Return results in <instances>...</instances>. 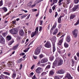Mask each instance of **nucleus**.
Instances as JSON below:
<instances>
[{
    "mask_svg": "<svg viewBox=\"0 0 79 79\" xmlns=\"http://www.w3.org/2000/svg\"><path fill=\"white\" fill-rule=\"evenodd\" d=\"M65 77V78H68V79H73V77H71V75L68 73L66 74Z\"/></svg>",
    "mask_w": 79,
    "mask_h": 79,
    "instance_id": "nucleus-8",
    "label": "nucleus"
},
{
    "mask_svg": "<svg viewBox=\"0 0 79 79\" xmlns=\"http://www.w3.org/2000/svg\"><path fill=\"white\" fill-rule=\"evenodd\" d=\"M55 79H60V78L57 76H56L54 77Z\"/></svg>",
    "mask_w": 79,
    "mask_h": 79,
    "instance_id": "nucleus-40",
    "label": "nucleus"
},
{
    "mask_svg": "<svg viewBox=\"0 0 79 79\" xmlns=\"http://www.w3.org/2000/svg\"><path fill=\"white\" fill-rule=\"evenodd\" d=\"M63 62V60H61V59L59 60L58 62V66H60V65L62 64Z\"/></svg>",
    "mask_w": 79,
    "mask_h": 79,
    "instance_id": "nucleus-16",
    "label": "nucleus"
},
{
    "mask_svg": "<svg viewBox=\"0 0 79 79\" xmlns=\"http://www.w3.org/2000/svg\"><path fill=\"white\" fill-rule=\"evenodd\" d=\"M46 74V72H44L42 73V74L43 75H44V74Z\"/></svg>",
    "mask_w": 79,
    "mask_h": 79,
    "instance_id": "nucleus-60",
    "label": "nucleus"
},
{
    "mask_svg": "<svg viewBox=\"0 0 79 79\" xmlns=\"http://www.w3.org/2000/svg\"><path fill=\"white\" fill-rule=\"evenodd\" d=\"M7 66L9 67H13V66H14V64H11V63H10L9 62V63L7 64Z\"/></svg>",
    "mask_w": 79,
    "mask_h": 79,
    "instance_id": "nucleus-19",
    "label": "nucleus"
},
{
    "mask_svg": "<svg viewBox=\"0 0 79 79\" xmlns=\"http://www.w3.org/2000/svg\"><path fill=\"white\" fill-rule=\"evenodd\" d=\"M0 37L1 38L0 39V43L2 44H5V40L2 35H1Z\"/></svg>",
    "mask_w": 79,
    "mask_h": 79,
    "instance_id": "nucleus-9",
    "label": "nucleus"
},
{
    "mask_svg": "<svg viewBox=\"0 0 79 79\" xmlns=\"http://www.w3.org/2000/svg\"><path fill=\"white\" fill-rule=\"evenodd\" d=\"M22 61V58L19 59L18 60V61L19 63H21V62Z\"/></svg>",
    "mask_w": 79,
    "mask_h": 79,
    "instance_id": "nucleus-42",
    "label": "nucleus"
},
{
    "mask_svg": "<svg viewBox=\"0 0 79 79\" xmlns=\"http://www.w3.org/2000/svg\"><path fill=\"white\" fill-rule=\"evenodd\" d=\"M50 68V65H48L46 68V69H49Z\"/></svg>",
    "mask_w": 79,
    "mask_h": 79,
    "instance_id": "nucleus-37",
    "label": "nucleus"
},
{
    "mask_svg": "<svg viewBox=\"0 0 79 79\" xmlns=\"http://www.w3.org/2000/svg\"><path fill=\"white\" fill-rule=\"evenodd\" d=\"M74 59L75 60H77V57H76V56H75L74 57Z\"/></svg>",
    "mask_w": 79,
    "mask_h": 79,
    "instance_id": "nucleus-63",
    "label": "nucleus"
},
{
    "mask_svg": "<svg viewBox=\"0 0 79 79\" xmlns=\"http://www.w3.org/2000/svg\"><path fill=\"white\" fill-rule=\"evenodd\" d=\"M58 29L56 28L55 29L53 33V35H55L56 34V33L58 32Z\"/></svg>",
    "mask_w": 79,
    "mask_h": 79,
    "instance_id": "nucleus-21",
    "label": "nucleus"
},
{
    "mask_svg": "<svg viewBox=\"0 0 79 79\" xmlns=\"http://www.w3.org/2000/svg\"><path fill=\"white\" fill-rule=\"evenodd\" d=\"M61 25L60 24L59 25V28H60V27H61Z\"/></svg>",
    "mask_w": 79,
    "mask_h": 79,
    "instance_id": "nucleus-61",
    "label": "nucleus"
},
{
    "mask_svg": "<svg viewBox=\"0 0 79 79\" xmlns=\"http://www.w3.org/2000/svg\"><path fill=\"white\" fill-rule=\"evenodd\" d=\"M35 35V34H34V32H33L31 35V37H33Z\"/></svg>",
    "mask_w": 79,
    "mask_h": 79,
    "instance_id": "nucleus-30",
    "label": "nucleus"
},
{
    "mask_svg": "<svg viewBox=\"0 0 79 79\" xmlns=\"http://www.w3.org/2000/svg\"><path fill=\"white\" fill-rule=\"evenodd\" d=\"M52 45L53 46V52H55V43H52Z\"/></svg>",
    "mask_w": 79,
    "mask_h": 79,
    "instance_id": "nucleus-20",
    "label": "nucleus"
},
{
    "mask_svg": "<svg viewBox=\"0 0 79 79\" xmlns=\"http://www.w3.org/2000/svg\"><path fill=\"white\" fill-rule=\"evenodd\" d=\"M40 47H38L35 51L34 54L36 55H39L40 53Z\"/></svg>",
    "mask_w": 79,
    "mask_h": 79,
    "instance_id": "nucleus-4",
    "label": "nucleus"
},
{
    "mask_svg": "<svg viewBox=\"0 0 79 79\" xmlns=\"http://www.w3.org/2000/svg\"><path fill=\"white\" fill-rule=\"evenodd\" d=\"M10 32L11 34H16L18 33V31L16 29L13 28L10 30Z\"/></svg>",
    "mask_w": 79,
    "mask_h": 79,
    "instance_id": "nucleus-5",
    "label": "nucleus"
},
{
    "mask_svg": "<svg viewBox=\"0 0 79 79\" xmlns=\"http://www.w3.org/2000/svg\"><path fill=\"white\" fill-rule=\"evenodd\" d=\"M2 9H3V10H4L5 12H6V11H7V9L5 7H3L2 8Z\"/></svg>",
    "mask_w": 79,
    "mask_h": 79,
    "instance_id": "nucleus-31",
    "label": "nucleus"
},
{
    "mask_svg": "<svg viewBox=\"0 0 79 79\" xmlns=\"http://www.w3.org/2000/svg\"><path fill=\"white\" fill-rule=\"evenodd\" d=\"M52 10L51 9H49V12L50 13H52Z\"/></svg>",
    "mask_w": 79,
    "mask_h": 79,
    "instance_id": "nucleus-57",
    "label": "nucleus"
},
{
    "mask_svg": "<svg viewBox=\"0 0 79 79\" xmlns=\"http://www.w3.org/2000/svg\"><path fill=\"white\" fill-rule=\"evenodd\" d=\"M30 15L31 14H29V15L27 16V19H28L29 18V17H30Z\"/></svg>",
    "mask_w": 79,
    "mask_h": 79,
    "instance_id": "nucleus-53",
    "label": "nucleus"
},
{
    "mask_svg": "<svg viewBox=\"0 0 79 79\" xmlns=\"http://www.w3.org/2000/svg\"><path fill=\"white\" fill-rule=\"evenodd\" d=\"M28 6H31L32 5V2H30L28 4Z\"/></svg>",
    "mask_w": 79,
    "mask_h": 79,
    "instance_id": "nucleus-44",
    "label": "nucleus"
},
{
    "mask_svg": "<svg viewBox=\"0 0 79 79\" xmlns=\"http://www.w3.org/2000/svg\"><path fill=\"white\" fill-rule=\"evenodd\" d=\"M12 24H16V21H12Z\"/></svg>",
    "mask_w": 79,
    "mask_h": 79,
    "instance_id": "nucleus-51",
    "label": "nucleus"
},
{
    "mask_svg": "<svg viewBox=\"0 0 79 79\" xmlns=\"http://www.w3.org/2000/svg\"><path fill=\"white\" fill-rule=\"evenodd\" d=\"M2 35L3 37H6L7 35V33L4 32L2 33Z\"/></svg>",
    "mask_w": 79,
    "mask_h": 79,
    "instance_id": "nucleus-28",
    "label": "nucleus"
},
{
    "mask_svg": "<svg viewBox=\"0 0 79 79\" xmlns=\"http://www.w3.org/2000/svg\"><path fill=\"white\" fill-rule=\"evenodd\" d=\"M75 17V15H71L70 16V19H73V18H74Z\"/></svg>",
    "mask_w": 79,
    "mask_h": 79,
    "instance_id": "nucleus-26",
    "label": "nucleus"
},
{
    "mask_svg": "<svg viewBox=\"0 0 79 79\" xmlns=\"http://www.w3.org/2000/svg\"><path fill=\"white\" fill-rule=\"evenodd\" d=\"M19 34L21 36H23L24 35V31L23 30L21 29L19 31Z\"/></svg>",
    "mask_w": 79,
    "mask_h": 79,
    "instance_id": "nucleus-14",
    "label": "nucleus"
},
{
    "mask_svg": "<svg viewBox=\"0 0 79 79\" xmlns=\"http://www.w3.org/2000/svg\"><path fill=\"white\" fill-rule=\"evenodd\" d=\"M2 77H4V78H6V79H8V76H5L4 75H2Z\"/></svg>",
    "mask_w": 79,
    "mask_h": 79,
    "instance_id": "nucleus-38",
    "label": "nucleus"
},
{
    "mask_svg": "<svg viewBox=\"0 0 79 79\" xmlns=\"http://www.w3.org/2000/svg\"><path fill=\"white\" fill-rule=\"evenodd\" d=\"M56 24L57 23L55 22V23L54 24V25L52 26V28L51 29L50 31H53V29H55V28L56 27Z\"/></svg>",
    "mask_w": 79,
    "mask_h": 79,
    "instance_id": "nucleus-15",
    "label": "nucleus"
},
{
    "mask_svg": "<svg viewBox=\"0 0 79 79\" xmlns=\"http://www.w3.org/2000/svg\"><path fill=\"white\" fill-rule=\"evenodd\" d=\"M0 79H4V77L3 76H0Z\"/></svg>",
    "mask_w": 79,
    "mask_h": 79,
    "instance_id": "nucleus-54",
    "label": "nucleus"
},
{
    "mask_svg": "<svg viewBox=\"0 0 79 79\" xmlns=\"http://www.w3.org/2000/svg\"><path fill=\"white\" fill-rule=\"evenodd\" d=\"M39 29V27H37L35 29V30L36 31H38V29Z\"/></svg>",
    "mask_w": 79,
    "mask_h": 79,
    "instance_id": "nucleus-58",
    "label": "nucleus"
},
{
    "mask_svg": "<svg viewBox=\"0 0 79 79\" xmlns=\"http://www.w3.org/2000/svg\"><path fill=\"white\" fill-rule=\"evenodd\" d=\"M57 74H64V71L63 70V69L59 70L57 71Z\"/></svg>",
    "mask_w": 79,
    "mask_h": 79,
    "instance_id": "nucleus-12",
    "label": "nucleus"
},
{
    "mask_svg": "<svg viewBox=\"0 0 79 79\" xmlns=\"http://www.w3.org/2000/svg\"><path fill=\"white\" fill-rule=\"evenodd\" d=\"M52 39L53 41L55 42V40H56V37L55 36H53L52 38Z\"/></svg>",
    "mask_w": 79,
    "mask_h": 79,
    "instance_id": "nucleus-33",
    "label": "nucleus"
},
{
    "mask_svg": "<svg viewBox=\"0 0 79 79\" xmlns=\"http://www.w3.org/2000/svg\"><path fill=\"white\" fill-rule=\"evenodd\" d=\"M32 79H35V75L33 76V77H32Z\"/></svg>",
    "mask_w": 79,
    "mask_h": 79,
    "instance_id": "nucleus-56",
    "label": "nucleus"
},
{
    "mask_svg": "<svg viewBox=\"0 0 79 79\" xmlns=\"http://www.w3.org/2000/svg\"><path fill=\"white\" fill-rule=\"evenodd\" d=\"M57 16H58V13H57V12H55V18H56V17Z\"/></svg>",
    "mask_w": 79,
    "mask_h": 79,
    "instance_id": "nucleus-43",
    "label": "nucleus"
},
{
    "mask_svg": "<svg viewBox=\"0 0 79 79\" xmlns=\"http://www.w3.org/2000/svg\"><path fill=\"white\" fill-rule=\"evenodd\" d=\"M66 40L68 42H69L71 41V38L69 36H67L66 38Z\"/></svg>",
    "mask_w": 79,
    "mask_h": 79,
    "instance_id": "nucleus-18",
    "label": "nucleus"
},
{
    "mask_svg": "<svg viewBox=\"0 0 79 79\" xmlns=\"http://www.w3.org/2000/svg\"><path fill=\"white\" fill-rule=\"evenodd\" d=\"M48 61V59L47 58H44L43 59L41 60V63H46Z\"/></svg>",
    "mask_w": 79,
    "mask_h": 79,
    "instance_id": "nucleus-10",
    "label": "nucleus"
},
{
    "mask_svg": "<svg viewBox=\"0 0 79 79\" xmlns=\"http://www.w3.org/2000/svg\"><path fill=\"white\" fill-rule=\"evenodd\" d=\"M57 66H58V60L56 59L53 63L52 68L55 69V67Z\"/></svg>",
    "mask_w": 79,
    "mask_h": 79,
    "instance_id": "nucleus-3",
    "label": "nucleus"
},
{
    "mask_svg": "<svg viewBox=\"0 0 79 79\" xmlns=\"http://www.w3.org/2000/svg\"><path fill=\"white\" fill-rule=\"evenodd\" d=\"M72 66H74V60L73 59H72Z\"/></svg>",
    "mask_w": 79,
    "mask_h": 79,
    "instance_id": "nucleus-29",
    "label": "nucleus"
},
{
    "mask_svg": "<svg viewBox=\"0 0 79 79\" xmlns=\"http://www.w3.org/2000/svg\"><path fill=\"white\" fill-rule=\"evenodd\" d=\"M22 67H23V65L22 64H21L20 65V70H21V68H22Z\"/></svg>",
    "mask_w": 79,
    "mask_h": 79,
    "instance_id": "nucleus-49",
    "label": "nucleus"
},
{
    "mask_svg": "<svg viewBox=\"0 0 79 79\" xmlns=\"http://www.w3.org/2000/svg\"><path fill=\"white\" fill-rule=\"evenodd\" d=\"M33 57L34 59H37V56H35L34 55H33Z\"/></svg>",
    "mask_w": 79,
    "mask_h": 79,
    "instance_id": "nucleus-50",
    "label": "nucleus"
},
{
    "mask_svg": "<svg viewBox=\"0 0 79 79\" xmlns=\"http://www.w3.org/2000/svg\"><path fill=\"white\" fill-rule=\"evenodd\" d=\"M72 33L73 34V36L74 37L76 38L77 37V33H78V31L77 29H75L72 31Z\"/></svg>",
    "mask_w": 79,
    "mask_h": 79,
    "instance_id": "nucleus-1",
    "label": "nucleus"
},
{
    "mask_svg": "<svg viewBox=\"0 0 79 79\" xmlns=\"http://www.w3.org/2000/svg\"><path fill=\"white\" fill-rule=\"evenodd\" d=\"M55 8H56V6L55 5L53 7H52V8L53 10H55Z\"/></svg>",
    "mask_w": 79,
    "mask_h": 79,
    "instance_id": "nucleus-45",
    "label": "nucleus"
},
{
    "mask_svg": "<svg viewBox=\"0 0 79 79\" xmlns=\"http://www.w3.org/2000/svg\"><path fill=\"white\" fill-rule=\"evenodd\" d=\"M25 53H23L20 54V55H24Z\"/></svg>",
    "mask_w": 79,
    "mask_h": 79,
    "instance_id": "nucleus-59",
    "label": "nucleus"
},
{
    "mask_svg": "<svg viewBox=\"0 0 79 79\" xmlns=\"http://www.w3.org/2000/svg\"><path fill=\"white\" fill-rule=\"evenodd\" d=\"M3 74H6V75H7L8 76H10V73H9L7 72H4L3 73Z\"/></svg>",
    "mask_w": 79,
    "mask_h": 79,
    "instance_id": "nucleus-23",
    "label": "nucleus"
},
{
    "mask_svg": "<svg viewBox=\"0 0 79 79\" xmlns=\"http://www.w3.org/2000/svg\"><path fill=\"white\" fill-rule=\"evenodd\" d=\"M67 55L68 56H70V55H71V54H70V53H68Z\"/></svg>",
    "mask_w": 79,
    "mask_h": 79,
    "instance_id": "nucleus-62",
    "label": "nucleus"
},
{
    "mask_svg": "<svg viewBox=\"0 0 79 79\" xmlns=\"http://www.w3.org/2000/svg\"><path fill=\"white\" fill-rule=\"evenodd\" d=\"M61 10V9L59 8V9L57 10V11L58 12H60V11Z\"/></svg>",
    "mask_w": 79,
    "mask_h": 79,
    "instance_id": "nucleus-52",
    "label": "nucleus"
},
{
    "mask_svg": "<svg viewBox=\"0 0 79 79\" xmlns=\"http://www.w3.org/2000/svg\"><path fill=\"white\" fill-rule=\"evenodd\" d=\"M43 56H44L42 54H41L39 56L40 58H42Z\"/></svg>",
    "mask_w": 79,
    "mask_h": 79,
    "instance_id": "nucleus-32",
    "label": "nucleus"
},
{
    "mask_svg": "<svg viewBox=\"0 0 79 79\" xmlns=\"http://www.w3.org/2000/svg\"><path fill=\"white\" fill-rule=\"evenodd\" d=\"M77 56H78L79 57V53L78 52L77 53Z\"/></svg>",
    "mask_w": 79,
    "mask_h": 79,
    "instance_id": "nucleus-64",
    "label": "nucleus"
},
{
    "mask_svg": "<svg viewBox=\"0 0 79 79\" xmlns=\"http://www.w3.org/2000/svg\"><path fill=\"white\" fill-rule=\"evenodd\" d=\"M28 50H27V49L25 50H23L24 52H25V53H26V52H28Z\"/></svg>",
    "mask_w": 79,
    "mask_h": 79,
    "instance_id": "nucleus-55",
    "label": "nucleus"
},
{
    "mask_svg": "<svg viewBox=\"0 0 79 79\" xmlns=\"http://www.w3.org/2000/svg\"><path fill=\"white\" fill-rule=\"evenodd\" d=\"M74 2H75V4L78 3H79V0H75Z\"/></svg>",
    "mask_w": 79,
    "mask_h": 79,
    "instance_id": "nucleus-36",
    "label": "nucleus"
},
{
    "mask_svg": "<svg viewBox=\"0 0 79 79\" xmlns=\"http://www.w3.org/2000/svg\"><path fill=\"white\" fill-rule=\"evenodd\" d=\"M50 60V61H53V60H54V56H51L49 58Z\"/></svg>",
    "mask_w": 79,
    "mask_h": 79,
    "instance_id": "nucleus-24",
    "label": "nucleus"
},
{
    "mask_svg": "<svg viewBox=\"0 0 79 79\" xmlns=\"http://www.w3.org/2000/svg\"><path fill=\"white\" fill-rule=\"evenodd\" d=\"M44 47H46V48H50L52 47V46L51 45L49 41H47L44 45Z\"/></svg>",
    "mask_w": 79,
    "mask_h": 79,
    "instance_id": "nucleus-6",
    "label": "nucleus"
},
{
    "mask_svg": "<svg viewBox=\"0 0 79 79\" xmlns=\"http://www.w3.org/2000/svg\"><path fill=\"white\" fill-rule=\"evenodd\" d=\"M3 5V1L1 0L0 1V6H2Z\"/></svg>",
    "mask_w": 79,
    "mask_h": 79,
    "instance_id": "nucleus-35",
    "label": "nucleus"
},
{
    "mask_svg": "<svg viewBox=\"0 0 79 79\" xmlns=\"http://www.w3.org/2000/svg\"><path fill=\"white\" fill-rule=\"evenodd\" d=\"M42 71V68L39 67L36 70V72L37 74H40Z\"/></svg>",
    "mask_w": 79,
    "mask_h": 79,
    "instance_id": "nucleus-11",
    "label": "nucleus"
},
{
    "mask_svg": "<svg viewBox=\"0 0 79 79\" xmlns=\"http://www.w3.org/2000/svg\"><path fill=\"white\" fill-rule=\"evenodd\" d=\"M57 2H58V0H53V2L54 3H57Z\"/></svg>",
    "mask_w": 79,
    "mask_h": 79,
    "instance_id": "nucleus-39",
    "label": "nucleus"
},
{
    "mask_svg": "<svg viewBox=\"0 0 79 79\" xmlns=\"http://www.w3.org/2000/svg\"><path fill=\"white\" fill-rule=\"evenodd\" d=\"M16 72L15 70L13 71V73L12 75V78L14 79L16 77Z\"/></svg>",
    "mask_w": 79,
    "mask_h": 79,
    "instance_id": "nucleus-7",
    "label": "nucleus"
},
{
    "mask_svg": "<svg viewBox=\"0 0 79 79\" xmlns=\"http://www.w3.org/2000/svg\"><path fill=\"white\" fill-rule=\"evenodd\" d=\"M58 23H61V17H59L58 20Z\"/></svg>",
    "mask_w": 79,
    "mask_h": 79,
    "instance_id": "nucleus-27",
    "label": "nucleus"
},
{
    "mask_svg": "<svg viewBox=\"0 0 79 79\" xmlns=\"http://www.w3.org/2000/svg\"><path fill=\"white\" fill-rule=\"evenodd\" d=\"M64 35H63L60 37V38L62 39L59 41L58 43L57 44L58 45L59 47H60V46H61L62 43H63V37H64Z\"/></svg>",
    "mask_w": 79,
    "mask_h": 79,
    "instance_id": "nucleus-2",
    "label": "nucleus"
},
{
    "mask_svg": "<svg viewBox=\"0 0 79 79\" xmlns=\"http://www.w3.org/2000/svg\"><path fill=\"white\" fill-rule=\"evenodd\" d=\"M54 73L53 71L52 70L50 72V74L51 75H53L54 74Z\"/></svg>",
    "mask_w": 79,
    "mask_h": 79,
    "instance_id": "nucleus-34",
    "label": "nucleus"
},
{
    "mask_svg": "<svg viewBox=\"0 0 79 79\" xmlns=\"http://www.w3.org/2000/svg\"><path fill=\"white\" fill-rule=\"evenodd\" d=\"M43 0H38L37 2L38 3H40V2H42V1H43Z\"/></svg>",
    "mask_w": 79,
    "mask_h": 79,
    "instance_id": "nucleus-48",
    "label": "nucleus"
},
{
    "mask_svg": "<svg viewBox=\"0 0 79 79\" xmlns=\"http://www.w3.org/2000/svg\"><path fill=\"white\" fill-rule=\"evenodd\" d=\"M18 46H19V44H17L15 46H14L12 48V50H16L17 48H18Z\"/></svg>",
    "mask_w": 79,
    "mask_h": 79,
    "instance_id": "nucleus-17",
    "label": "nucleus"
},
{
    "mask_svg": "<svg viewBox=\"0 0 79 79\" xmlns=\"http://www.w3.org/2000/svg\"><path fill=\"white\" fill-rule=\"evenodd\" d=\"M78 8H79V5H75V7H74L72 9V11H76L77 10V9H78Z\"/></svg>",
    "mask_w": 79,
    "mask_h": 79,
    "instance_id": "nucleus-13",
    "label": "nucleus"
},
{
    "mask_svg": "<svg viewBox=\"0 0 79 79\" xmlns=\"http://www.w3.org/2000/svg\"><path fill=\"white\" fill-rule=\"evenodd\" d=\"M64 46L65 48H68V47H69V45L68 44L66 43H64Z\"/></svg>",
    "mask_w": 79,
    "mask_h": 79,
    "instance_id": "nucleus-25",
    "label": "nucleus"
},
{
    "mask_svg": "<svg viewBox=\"0 0 79 79\" xmlns=\"http://www.w3.org/2000/svg\"><path fill=\"white\" fill-rule=\"evenodd\" d=\"M35 66V65H33L32 66V67H31V69H33V68H34Z\"/></svg>",
    "mask_w": 79,
    "mask_h": 79,
    "instance_id": "nucleus-47",
    "label": "nucleus"
},
{
    "mask_svg": "<svg viewBox=\"0 0 79 79\" xmlns=\"http://www.w3.org/2000/svg\"><path fill=\"white\" fill-rule=\"evenodd\" d=\"M42 23H43V20H40V25H42Z\"/></svg>",
    "mask_w": 79,
    "mask_h": 79,
    "instance_id": "nucleus-46",
    "label": "nucleus"
},
{
    "mask_svg": "<svg viewBox=\"0 0 79 79\" xmlns=\"http://www.w3.org/2000/svg\"><path fill=\"white\" fill-rule=\"evenodd\" d=\"M6 38L8 40H10L11 39V37L10 36H7Z\"/></svg>",
    "mask_w": 79,
    "mask_h": 79,
    "instance_id": "nucleus-22",
    "label": "nucleus"
},
{
    "mask_svg": "<svg viewBox=\"0 0 79 79\" xmlns=\"http://www.w3.org/2000/svg\"><path fill=\"white\" fill-rule=\"evenodd\" d=\"M79 19L77 21V22L76 23V24H75V25H77V24H79Z\"/></svg>",
    "mask_w": 79,
    "mask_h": 79,
    "instance_id": "nucleus-41",
    "label": "nucleus"
}]
</instances>
